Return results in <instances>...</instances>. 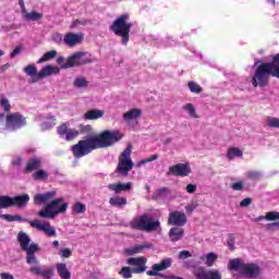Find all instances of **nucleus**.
<instances>
[{
    "label": "nucleus",
    "instance_id": "17",
    "mask_svg": "<svg viewBox=\"0 0 279 279\" xmlns=\"http://www.w3.org/2000/svg\"><path fill=\"white\" fill-rule=\"evenodd\" d=\"M60 73V68L53 66L51 64L45 65L40 72L37 73L36 77L33 78V83L40 82V80L45 77H49L51 75H58Z\"/></svg>",
    "mask_w": 279,
    "mask_h": 279
},
{
    "label": "nucleus",
    "instance_id": "30",
    "mask_svg": "<svg viewBox=\"0 0 279 279\" xmlns=\"http://www.w3.org/2000/svg\"><path fill=\"white\" fill-rule=\"evenodd\" d=\"M57 271L61 279H71V271L66 269V264H57Z\"/></svg>",
    "mask_w": 279,
    "mask_h": 279
},
{
    "label": "nucleus",
    "instance_id": "39",
    "mask_svg": "<svg viewBox=\"0 0 279 279\" xmlns=\"http://www.w3.org/2000/svg\"><path fill=\"white\" fill-rule=\"evenodd\" d=\"M187 87L190 89V93H194L195 95H199L202 93V86L199 84L195 83L194 81H190L187 83Z\"/></svg>",
    "mask_w": 279,
    "mask_h": 279
},
{
    "label": "nucleus",
    "instance_id": "12",
    "mask_svg": "<svg viewBox=\"0 0 279 279\" xmlns=\"http://www.w3.org/2000/svg\"><path fill=\"white\" fill-rule=\"evenodd\" d=\"M25 125H27L26 118L21 112H14L7 116V123L2 130L16 132V130H21Z\"/></svg>",
    "mask_w": 279,
    "mask_h": 279
},
{
    "label": "nucleus",
    "instance_id": "58",
    "mask_svg": "<svg viewBox=\"0 0 279 279\" xmlns=\"http://www.w3.org/2000/svg\"><path fill=\"white\" fill-rule=\"evenodd\" d=\"M57 63H58V64L61 66V69H62V66H64V65L66 64V62L64 63V57H63V56L58 57Z\"/></svg>",
    "mask_w": 279,
    "mask_h": 279
},
{
    "label": "nucleus",
    "instance_id": "52",
    "mask_svg": "<svg viewBox=\"0 0 279 279\" xmlns=\"http://www.w3.org/2000/svg\"><path fill=\"white\" fill-rule=\"evenodd\" d=\"M267 230H270V232H274L276 230H279V221L268 223L266 226Z\"/></svg>",
    "mask_w": 279,
    "mask_h": 279
},
{
    "label": "nucleus",
    "instance_id": "36",
    "mask_svg": "<svg viewBox=\"0 0 279 279\" xmlns=\"http://www.w3.org/2000/svg\"><path fill=\"white\" fill-rule=\"evenodd\" d=\"M182 110H185L192 119H198L199 117L197 116V111L195 110V106L193 104H186L185 106L182 107Z\"/></svg>",
    "mask_w": 279,
    "mask_h": 279
},
{
    "label": "nucleus",
    "instance_id": "10",
    "mask_svg": "<svg viewBox=\"0 0 279 279\" xmlns=\"http://www.w3.org/2000/svg\"><path fill=\"white\" fill-rule=\"evenodd\" d=\"M173 265V259L171 257H167L160 260L158 264H154L151 266V270H147V276H156L158 278L163 279H184L182 277L173 276V275H165L160 271H166V269H169Z\"/></svg>",
    "mask_w": 279,
    "mask_h": 279
},
{
    "label": "nucleus",
    "instance_id": "3",
    "mask_svg": "<svg viewBox=\"0 0 279 279\" xmlns=\"http://www.w3.org/2000/svg\"><path fill=\"white\" fill-rule=\"evenodd\" d=\"M253 69H255L251 80L253 87L265 88V86H269V77H277L279 80V53L275 54L270 62L255 59Z\"/></svg>",
    "mask_w": 279,
    "mask_h": 279
},
{
    "label": "nucleus",
    "instance_id": "8",
    "mask_svg": "<svg viewBox=\"0 0 279 279\" xmlns=\"http://www.w3.org/2000/svg\"><path fill=\"white\" fill-rule=\"evenodd\" d=\"M128 265L131 267L124 266L119 271L120 276L124 279L132 278V274H144V271H147V259L143 256L141 257H130L126 260Z\"/></svg>",
    "mask_w": 279,
    "mask_h": 279
},
{
    "label": "nucleus",
    "instance_id": "14",
    "mask_svg": "<svg viewBox=\"0 0 279 279\" xmlns=\"http://www.w3.org/2000/svg\"><path fill=\"white\" fill-rule=\"evenodd\" d=\"M131 154L132 146H128L122 153L123 159H120L118 167L116 169L118 173L128 174V172L132 171L134 162H132V159L130 158Z\"/></svg>",
    "mask_w": 279,
    "mask_h": 279
},
{
    "label": "nucleus",
    "instance_id": "50",
    "mask_svg": "<svg viewBox=\"0 0 279 279\" xmlns=\"http://www.w3.org/2000/svg\"><path fill=\"white\" fill-rule=\"evenodd\" d=\"M52 43H56L57 45H60L62 43V34L60 33H54L51 36Z\"/></svg>",
    "mask_w": 279,
    "mask_h": 279
},
{
    "label": "nucleus",
    "instance_id": "42",
    "mask_svg": "<svg viewBox=\"0 0 279 279\" xmlns=\"http://www.w3.org/2000/svg\"><path fill=\"white\" fill-rule=\"evenodd\" d=\"M0 106L3 108L4 112H10V110H12V106L10 105V100H8V98H2L0 100Z\"/></svg>",
    "mask_w": 279,
    "mask_h": 279
},
{
    "label": "nucleus",
    "instance_id": "55",
    "mask_svg": "<svg viewBox=\"0 0 279 279\" xmlns=\"http://www.w3.org/2000/svg\"><path fill=\"white\" fill-rule=\"evenodd\" d=\"M19 5L21 8V12L23 14V19H25V14H28L27 9H25V0H19Z\"/></svg>",
    "mask_w": 279,
    "mask_h": 279
},
{
    "label": "nucleus",
    "instance_id": "25",
    "mask_svg": "<svg viewBox=\"0 0 279 279\" xmlns=\"http://www.w3.org/2000/svg\"><path fill=\"white\" fill-rule=\"evenodd\" d=\"M109 191H114V193L119 194L122 193V191H130L132 189V183H112L108 186Z\"/></svg>",
    "mask_w": 279,
    "mask_h": 279
},
{
    "label": "nucleus",
    "instance_id": "15",
    "mask_svg": "<svg viewBox=\"0 0 279 279\" xmlns=\"http://www.w3.org/2000/svg\"><path fill=\"white\" fill-rule=\"evenodd\" d=\"M196 279H221V272L217 269H206L202 266L193 270Z\"/></svg>",
    "mask_w": 279,
    "mask_h": 279
},
{
    "label": "nucleus",
    "instance_id": "64",
    "mask_svg": "<svg viewBox=\"0 0 279 279\" xmlns=\"http://www.w3.org/2000/svg\"><path fill=\"white\" fill-rule=\"evenodd\" d=\"M185 209H186L187 213H193V210H194V208L191 207V206L185 207Z\"/></svg>",
    "mask_w": 279,
    "mask_h": 279
},
{
    "label": "nucleus",
    "instance_id": "49",
    "mask_svg": "<svg viewBox=\"0 0 279 279\" xmlns=\"http://www.w3.org/2000/svg\"><path fill=\"white\" fill-rule=\"evenodd\" d=\"M87 24H88V21L86 20H75L70 27L71 29H74V27H80V25H87Z\"/></svg>",
    "mask_w": 279,
    "mask_h": 279
},
{
    "label": "nucleus",
    "instance_id": "47",
    "mask_svg": "<svg viewBox=\"0 0 279 279\" xmlns=\"http://www.w3.org/2000/svg\"><path fill=\"white\" fill-rule=\"evenodd\" d=\"M227 245L231 252H234V234H229V238L227 240Z\"/></svg>",
    "mask_w": 279,
    "mask_h": 279
},
{
    "label": "nucleus",
    "instance_id": "11",
    "mask_svg": "<svg viewBox=\"0 0 279 279\" xmlns=\"http://www.w3.org/2000/svg\"><path fill=\"white\" fill-rule=\"evenodd\" d=\"M28 203V194L17 195L14 197L8 195L0 196V208H12V206H15L16 208H25Z\"/></svg>",
    "mask_w": 279,
    "mask_h": 279
},
{
    "label": "nucleus",
    "instance_id": "22",
    "mask_svg": "<svg viewBox=\"0 0 279 279\" xmlns=\"http://www.w3.org/2000/svg\"><path fill=\"white\" fill-rule=\"evenodd\" d=\"M56 197V191L46 192L44 194H36L34 196V204L40 206V204H47Z\"/></svg>",
    "mask_w": 279,
    "mask_h": 279
},
{
    "label": "nucleus",
    "instance_id": "24",
    "mask_svg": "<svg viewBox=\"0 0 279 279\" xmlns=\"http://www.w3.org/2000/svg\"><path fill=\"white\" fill-rule=\"evenodd\" d=\"M168 236L172 243L182 241V239H184V229L180 227H173L170 229Z\"/></svg>",
    "mask_w": 279,
    "mask_h": 279
},
{
    "label": "nucleus",
    "instance_id": "37",
    "mask_svg": "<svg viewBox=\"0 0 279 279\" xmlns=\"http://www.w3.org/2000/svg\"><path fill=\"white\" fill-rule=\"evenodd\" d=\"M73 85L75 88H88V81L86 77L80 76L74 80Z\"/></svg>",
    "mask_w": 279,
    "mask_h": 279
},
{
    "label": "nucleus",
    "instance_id": "13",
    "mask_svg": "<svg viewBox=\"0 0 279 279\" xmlns=\"http://www.w3.org/2000/svg\"><path fill=\"white\" fill-rule=\"evenodd\" d=\"M84 64H93V59L87 57L84 51H77L71 54L62 69H73L74 66H84Z\"/></svg>",
    "mask_w": 279,
    "mask_h": 279
},
{
    "label": "nucleus",
    "instance_id": "44",
    "mask_svg": "<svg viewBox=\"0 0 279 279\" xmlns=\"http://www.w3.org/2000/svg\"><path fill=\"white\" fill-rule=\"evenodd\" d=\"M59 255L61 258H71V256H73V251H71V248H62L59 252Z\"/></svg>",
    "mask_w": 279,
    "mask_h": 279
},
{
    "label": "nucleus",
    "instance_id": "56",
    "mask_svg": "<svg viewBox=\"0 0 279 279\" xmlns=\"http://www.w3.org/2000/svg\"><path fill=\"white\" fill-rule=\"evenodd\" d=\"M195 191H197V185H195V184H187L186 185V192L187 193L193 194V193H195Z\"/></svg>",
    "mask_w": 279,
    "mask_h": 279
},
{
    "label": "nucleus",
    "instance_id": "57",
    "mask_svg": "<svg viewBox=\"0 0 279 279\" xmlns=\"http://www.w3.org/2000/svg\"><path fill=\"white\" fill-rule=\"evenodd\" d=\"M3 123H8V116L0 113V125H3Z\"/></svg>",
    "mask_w": 279,
    "mask_h": 279
},
{
    "label": "nucleus",
    "instance_id": "1",
    "mask_svg": "<svg viewBox=\"0 0 279 279\" xmlns=\"http://www.w3.org/2000/svg\"><path fill=\"white\" fill-rule=\"evenodd\" d=\"M81 134L87 135L84 140L78 141L77 144L72 146V154L76 159L88 156L95 149L112 147L114 143L121 141V135L117 131H104L99 135L93 134V126L90 124L81 126Z\"/></svg>",
    "mask_w": 279,
    "mask_h": 279
},
{
    "label": "nucleus",
    "instance_id": "4",
    "mask_svg": "<svg viewBox=\"0 0 279 279\" xmlns=\"http://www.w3.org/2000/svg\"><path fill=\"white\" fill-rule=\"evenodd\" d=\"M229 271H239L240 276L247 279H256L260 276V266L256 263H245L241 258H232L228 264Z\"/></svg>",
    "mask_w": 279,
    "mask_h": 279
},
{
    "label": "nucleus",
    "instance_id": "61",
    "mask_svg": "<svg viewBox=\"0 0 279 279\" xmlns=\"http://www.w3.org/2000/svg\"><path fill=\"white\" fill-rule=\"evenodd\" d=\"M35 180H47V175H35Z\"/></svg>",
    "mask_w": 279,
    "mask_h": 279
},
{
    "label": "nucleus",
    "instance_id": "32",
    "mask_svg": "<svg viewBox=\"0 0 279 279\" xmlns=\"http://www.w3.org/2000/svg\"><path fill=\"white\" fill-rule=\"evenodd\" d=\"M228 160H234V158H243V151L236 147H231L227 151Z\"/></svg>",
    "mask_w": 279,
    "mask_h": 279
},
{
    "label": "nucleus",
    "instance_id": "26",
    "mask_svg": "<svg viewBox=\"0 0 279 279\" xmlns=\"http://www.w3.org/2000/svg\"><path fill=\"white\" fill-rule=\"evenodd\" d=\"M104 110L92 109L84 113L85 121H97V119H101L104 117Z\"/></svg>",
    "mask_w": 279,
    "mask_h": 279
},
{
    "label": "nucleus",
    "instance_id": "63",
    "mask_svg": "<svg viewBox=\"0 0 279 279\" xmlns=\"http://www.w3.org/2000/svg\"><path fill=\"white\" fill-rule=\"evenodd\" d=\"M52 247H60V242L57 241V240H54V241L52 242Z\"/></svg>",
    "mask_w": 279,
    "mask_h": 279
},
{
    "label": "nucleus",
    "instance_id": "59",
    "mask_svg": "<svg viewBox=\"0 0 279 279\" xmlns=\"http://www.w3.org/2000/svg\"><path fill=\"white\" fill-rule=\"evenodd\" d=\"M263 172L256 171V170H251L247 172V175H262Z\"/></svg>",
    "mask_w": 279,
    "mask_h": 279
},
{
    "label": "nucleus",
    "instance_id": "5",
    "mask_svg": "<svg viewBox=\"0 0 279 279\" xmlns=\"http://www.w3.org/2000/svg\"><path fill=\"white\" fill-rule=\"evenodd\" d=\"M130 19L129 14H122L118 19H116L110 26V31L116 34V36H120L121 45L128 47L130 43V32L134 24L132 22H128Z\"/></svg>",
    "mask_w": 279,
    "mask_h": 279
},
{
    "label": "nucleus",
    "instance_id": "20",
    "mask_svg": "<svg viewBox=\"0 0 279 279\" xmlns=\"http://www.w3.org/2000/svg\"><path fill=\"white\" fill-rule=\"evenodd\" d=\"M154 247V244L151 242H144L142 244H135L134 246H131L125 250V254L129 256H134L135 254H141L144 252V250H151Z\"/></svg>",
    "mask_w": 279,
    "mask_h": 279
},
{
    "label": "nucleus",
    "instance_id": "2",
    "mask_svg": "<svg viewBox=\"0 0 279 279\" xmlns=\"http://www.w3.org/2000/svg\"><path fill=\"white\" fill-rule=\"evenodd\" d=\"M17 241L20 243L21 250L26 252V263L27 265H35L32 266L28 271L34 276H40L44 279H51L53 278V271L56 268L53 266H40V262L36 258V252H40V246L36 243H32V239L27 233L20 231L17 233ZM29 243H32L29 245Z\"/></svg>",
    "mask_w": 279,
    "mask_h": 279
},
{
    "label": "nucleus",
    "instance_id": "31",
    "mask_svg": "<svg viewBox=\"0 0 279 279\" xmlns=\"http://www.w3.org/2000/svg\"><path fill=\"white\" fill-rule=\"evenodd\" d=\"M109 204L110 206H114L116 208H121L122 206H125L128 204V198L121 196L111 197L109 199Z\"/></svg>",
    "mask_w": 279,
    "mask_h": 279
},
{
    "label": "nucleus",
    "instance_id": "19",
    "mask_svg": "<svg viewBox=\"0 0 279 279\" xmlns=\"http://www.w3.org/2000/svg\"><path fill=\"white\" fill-rule=\"evenodd\" d=\"M169 226H186V214L182 211H172L168 218Z\"/></svg>",
    "mask_w": 279,
    "mask_h": 279
},
{
    "label": "nucleus",
    "instance_id": "38",
    "mask_svg": "<svg viewBox=\"0 0 279 279\" xmlns=\"http://www.w3.org/2000/svg\"><path fill=\"white\" fill-rule=\"evenodd\" d=\"M24 73H26V75H28L29 77H32L34 80V77H36V75H38V68H36V65H34V64H29L24 68Z\"/></svg>",
    "mask_w": 279,
    "mask_h": 279
},
{
    "label": "nucleus",
    "instance_id": "48",
    "mask_svg": "<svg viewBox=\"0 0 279 279\" xmlns=\"http://www.w3.org/2000/svg\"><path fill=\"white\" fill-rule=\"evenodd\" d=\"M268 128H278L279 129V119L278 118H271L267 121Z\"/></svg>",
    "mask_w": 279,
    "mask_h": 279
},
{
    "label": "nucleus",
    "instance_id": "51",
    "mask_svg": "<svg viewBox=\"0 0 279 279\" xmlns=\"http://www.w3.org/2000/svg\"><path fill=\"white\" fill-rule=\"evenodd\" d=\"M191 252L186 251V250H183L179 253V258L181 260H186V258H191Z\"/></svg>",
    "mask_w": 279,
    "mask_h": 279
},
{
    "label": "nucleus",
    "instance_id": "27",
    "mask_svg": "<svg viewBox=\"0 0 279 279\" xmlns=\"http://www.w3.org/2000/svg\"><path fill=\"white\" fill-rule=\"evenodd\" d=\"M278 221L279 220V211H268L265 216H259L253 219L254 223H258V221Z\"/></svg>",
    "mask_w": 279,
    "mask_h": 279
},
{
    "label": "nucleus",
    "instance_id": "7",
    "mask_svg": "<svg viewBox=\"0 0 279 279\" xmlns=\"http://www.w3.org/2000/svg\"><path fill=\"white\" fill-rule=\"evenodd\" d=\"M64 198H53L48 204H46L45 208L38 211V217L41 219H56L58 215H64L69 208V203H62Z\"/></svg>",
    "mask_w": 279,
    "mask_h": 279
},
{
    "label": "nucleus",
    "instance_id": "43",
    "mask_svg": "<svg viewBox=\"0 0 279 279\" xmlns=\"http://www.w3.org/2000/svg\"><path fill=\"white\" fill-rule=\"evenodd\" d=\"M230 189L233 191H243L245 189V185L243 184V181H236L230 184Z\"/></svg>",
    "mask_w": 279,
    "mask_h": 279
},
{
    "label": "nucleus",
    "instance_id": "23",
    "mask_svg": "<svg viewBox=\"0 0 279 279\" xmlns=\"http://www.w3.org/2000/svg\"><path fill=\"white\" fill-rule=\"evenodd\" d=\"M43 167V159L35 157L28 159L24 169L25 173H32V171H38Z\"/></svg>",
    "mask_w": 279,
    "mask_h": 279
},
{
    "label": "nucleus",
    "instance_id": "21",
    "mask_svg": "<svg viewBox=\"0 0 279 279\" xmlns=\"http://www.w3.org/2000/svg\"><path fill=\"white\" fill-rule=\"evenodd\" d=\"M83 40L84 34L68 33L63 37V43H65L68 47H75V45H80Z\"/></svg>",
    "mask_w": 279,
    "mask_h": 279
},
{
    "label": "nucleus",
    "instance_id": "29",
    "mask_svg": "<svg viewBox=\"0 0 279 279\" xmlns=\"http://www.w3.org/2000/svg\"><path fill=\"white\" fill-rule=\"evenodd\" d=\"M218 258H219V255L213 252L208 253L207 255L201 256V260H204L207 267H214Z\"/></svg>",
    "mask_w": 279,
    "mask_h": 279
},
{
    "label": "nucleus",
    "instance_id": "6",
    "mask_svg": "<svg viewBox=\"0 0 279 279\" xmlns=\"http://www.w3.org/2000/svg\"><path fill=\"white\" fill-rule=\"evenodd\" d=\"M0 219H4L5 221H20L29 223L31 228H35L40 232H44L47 236H56V228L51 227V222L41 223L40 220H28L27 218H23L21 215H10V214H0Z\"/></svg>",
    "mask_w": 279,
    "mask_h": 279
},
{
    "label": "nucleus",
    "instance_id": "45",
    "mask_svg": "<svg viewBox=\"0 0 279 279\" xmlns=\"http://www.w3.org/2000/svg\"><path fill=\"white\" fill-rule=\"evenodd\" d=\"M154 160H158V155H153L149 158L138 161L137 167H143V165H147V162H154Z\"/></svg>",
    "mask_w": 279,
    "mask_h": 279
},
{
    "label": "nucleus",
    "instance_id": "34",
    "mask_svg": "<svg viewBox=\"0 0 279 279\" xmlns=\"http://www.w3.org/2000/svg\"><path fill=\"white\" fill-rule=\"evenodd\" d=\"M54 58H58V51L50 50L46 52L38 61L37 64H43L44 62H48V60H53Z\"/></svg>",
    "mask_w": 279,
    "mask_h": 279
},
{
    "label": "nucleus",
    "instance_id": "60",
    "mask_svg": "<svg viewBox=\"0 0 279 279\" xmlns=\"http://www.w3.org/2000/svg\"><path fill=\"white\" fill-rule=\"evenodd\" d=\"M34 175H47L45 170L39 169Z\"/></svg>",
    "mask_w": 279,
    "mask_h": 279
},
{
    "label": "nucleus",
    "instance_id": "40",
    "mask_svg": "<svg viewBox=\"0 0 279 279\" xmlns=\"http://www.w3.org/2000/svg\"><path fill=\"white\" fill-rule=\"evenodd\" d=\"M47 119L50 121V122H44L41 123L40 128L41 130H51V128H53V125H56V117L54 116H51L49 114L47 117Z\"/></svg>",
    "mask_w": 279,
    "mask_h": 279
},
{
    "label": "nucleus",
    "instance_id": "46",
    "mask_svg": "<svg viewBox=\"0 0 279 279\" xmlns=\"http://www.w3.org/2000/svg\"><path fill=\"white\" fill-rule=\"evenodd\" d=\"M22 165H23V157L22 156H16L12 160V167H15L16 169H21Z\"/></svg>",
    "mask_w": 279,
    "mask_h": 279
},
{
    "label": "nucleus",
    "instance_id": "41",
    "mask_svg": "<svg viewBox=\"0 0 279 279\" xmlns=\"http://www.w3.org/2000/svg\"><path fill=\"white\" fill-rule=\"evenodd\" d=\"M73 211L76 213L77 215H82V214L86 213V205L77 202L73 206Z\"/></svg>",
    "mask_w": 279,
    "mask_h": 279
},
{
    "label": "nucleus",
    "instance_id": "33",
    "mask_svg": "<svg viewBox=\"0 0 279 279\" xmlns=\"http://www.w3.org/2000/svg\"><path fill=\"white\" fill-rule=\"evenodd\" d=\"M40 20H43V13H40L38 11H32L24 15V21L38 22Z\"/></svg>",
    "mask_w": 279,
    "mask_h": 279
},
{
    "label": "nucleus",
    "instance_id": "54",
    "mask_svg": "<svg viewBox=\"0 0 279 279\" xmlns=\"http://www.w3.org/2000/svg\"><path fill=\"white\" fill-rule=\"evenodd\" d=\"M23 51V47L17 46L10 54V58H15L16 56H21V52Z\"/></svg>",
    "mask_w": 279,
    "mask_h": 279
},
{
    "label": "nucleus",
    "instance_id": "16",
    "mask_svg": "<svg viewBox=\"0 0 279 279\" xmlns=\"http://www.w3.org/2000/svg\"><path fill=\"white\" fill-rule=\"evenodd\" d=\"M191 163H177L169 167L168 175H191Z\"/></svg>",
    "mask_w": 279,
    "mask_h": 279
},
{
    "label": "nucleus",
    "instance_id": "53",
    "mask_svg": "<svg viewBox=\"0 0 279 279\" xmlns=\"http://www.w3.org/2000/svg\"><path fill=\"white\" fill-rule=\"evenodd\" d=\"M251 205H252V198L251 197H246V198H244L240 202L241 208H247V206H251Z\"/></svg>",
    "mask_w": 279,
    "mask_h": 279
},
{
    "label": "nucleus",
    "instance_id": "62",
    "mask_svg": "<svg viewBox=\"0 0 279 279\" xmlns=\"http://www.w3.org/2000/svg\"><path fill=\"white\" fill-rule=\"evenodd\" d=\"M171 141H173V138H171V137L166 138L165 142H163V145L171 144Z\"/></svg>",
    "mask_w": 279,
    "mask_h": 279
},
{
    "label": "nucleus",
    "instance_id": "18",
    "mask_svg": "<svg viewBox=\"0 0 279 279\" xmlns=\"http://www.w3.org/2000/svg\"><path fill=\"white\" fill-rule=\"evenodd\" d=\"M58 134L61 138H64L65 141H73L74 138H77V136H80V131L75 129H69L66 124H62L58 129Z\"/></svg>",
    "mask_w": 279,
    "mask_h": 279
},
{
    "label": "nucleus",
    "instance_id": "35",
    "mask_svg": "<svg viewBox=\"0 0 279 279\" xmlns=\"http://www.w3.org/2000/svg\"><path fill=\"white\" fill-rule=\"evenodd\" d=\"M169 193H171V191H169V189L167 187H160L157 190V192L155 194L151 195V199H160L162 197H167V195H169Z\"/></svg>",
    "mask_w": 279,
    "mask_h": 279
},
{
    "label": "nucleus",
    "instance_id": "9",
    "mask_svg": "<svg viewBox=\"0 0 279 279\" xmlns=\"http://www.w3.org/2000/svg\"><path fill=\"white\" fill-rule=\"evenodd\" d=\"M159 226L160 220H154V217L148 214L133 219L130 223L132 230H140V232H154V230H158Z\"/></svg>",
    "mask_w": 279,
    "mask_h": 279
},
{
    "label": "nucleus",
    "instance_id": "28",
    "mask_svg": "<svg viewBox=\"0 0 279 279\" xmlns=\"http://www.w3.org/2000/svg\"><path fill=\"white\" fill-rule=\"evenodd\" d=\"M141 114H143L141 109H132L123 114V119H124L125 123L130 124L135 119H138V117H141Z\"/></svg>",
    "mask_w": 279,
    "mask_h": 279
}]
</instances>
